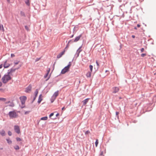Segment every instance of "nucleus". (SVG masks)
I'll return each instance as SVG.
<instances>
[{"label": "nucleus", "instance_id": "26", "mask_svg": "<svg viewBox=\"0 0 156 156\" xmlns=\"http://www.w3.org/2000/svg\"><path fill=\"white\" fill-rule=\"evenodd\" d=\"M98 144V139H97L95 142V145L96 147H97Z\"/></svg>", "mask_w": 156, "mask_h": 156}, {"label": "nucleus", "instance_id": "16", "mask_svg": "<svg viewBox=\"0 0 156 156\" xmlns=\"http://www.w3.org/2000/svg\"><path fill=\"white\" fill-rule=\"evenodd\" d=\"M91 72H88L86 74V76L87 77H90L91 76Z\"/></svg>", "mask_w": 156, "mask_h": 156}, {"label": "nucleus", "instance_id": "33", "mask_svg": "<svg viewBox=\"0 0 156 156\" xmlns=\"http://www.w3.org/2000/svg\"><path fill=\"white\" fill-rule=\"evenodd\" d=\"M25 28L27 31H28L29 30V27L27 26H25Z\"/></svg>", "mask_w": 156, "mask_h": 156}, {"label": "nucleus", "instance_id": "25", "mask_svg": "<svg viewBox=\"0 0 156 156\" xmlns=\"http://www.w3.org/2000/svg\"><path fill=\"white\" fill-rule=\"evenodd\" d=\"M14 149L16 150H18L19 149V147L18 145H16L14 147Z\"/></svg>", "mask_w": 156, "mask_h": 156}, {"label": "nucleus", "instance_id": "6", "mask_svg": "<svg viewBox=\"0 0 156 156\" xmlns=\"http://www.w3.org/2000/svg\"><path fill=\"white\" fill-rule=\"evenodd\" d=\"M119 88L118 87H114L112 88V93L115 94L118 92L119 90Z\"/></svg>", "mask_w": 156, "mask_h": 156}, {"label": "nucleus", "instance_id": "56", "mask_svg": "<svg viewBox=\"0 0 156 156\" xmlns=\"http://www.w3.org/2000/svg\"><path fill=\"white\" fill-rule=\"evenodd\" d=\"M11 103V102L10 101H8V102H6L5 103L6 104H8L9 103Z\"/></svg>", "mask_w": 156, "mask_h": 156}, {"label": "nucleus", "instance_id": "2", "mask_svg": "<svg viewBox=\"0 0 156 156\" xmlns=\"http://www.w3.org/2000/svg\"><path fill=\"white\" fill-rule=\"evenodd\" d=\"M9 115L10 118L12 119L17 117V114L16 112L14 111L9 112Z\"/></svg>", "mask_w": 156, "mask_h": 156}, {"label": "nucleus", "instance_id": "8", "mask_svg": "<svg viewBox=\"0 0 156 156\" xmlns=\"http://www.w3.org/2000/svg\"><path fill=\"white\" fill-rule=\"evenodd\" d=\"M89 98H87L84 100L82 102V103H83V105L84 106L86 105V104L88 102Z\"/></svg>", "mask_w": 156, "mask_h": 156}, {"label": "nucleus", "instance_id": "15", "mask_svg": "<svg viewBox=\"0 0 156 156\" xmlns=\"http://www.w3.org/2000/svg\"><path fill=\"white\" fill-rule=\"evenodd\" d=\"M18 69V68H16L15 69L11 68L10 70H9L8 71H9V70H10V72L12 73L13 72H14L16 69Z\"/></svg>", "mask_w": 156, "mask_h": 156}, {"label": "nucleus", "instance_id": "59", "mask_svg": "<svg viewBox=\"0 0 156 156\" xmlns=\"http://www.w3.org/2000/svg\"><path fill=\"white\" fill-rule=\"evenodd\" d=\"M73 36H74V35H73V34L70 37V38H72L73 37Z\"/></svg>", "mask_w": 156, "mask_h": 156}, {"label": "nucleus", "instance_id": "49", "mask_svg": "<svg viewBox=\"0 0 156 156\" xmlns=\"http://www.w3.org/2000/svg\"><path fill=\"white\" fill-rule=\"evenodd\" d=\"M144 48H141V52H143L144 51Z\"/></svg>", "mask_w": 156, "mask_h": 156}, {"label": "nucleus", "instance_id": "11", "mask_svg": "<svg viewBox=\"0 0 156 156\" xmlns=\"http://www.w3.org/2000/svg\"><path fill=\"white\" fill-rule=\"evenodd\" d=\"M0 134L2 136H5V131L4 129H2L0 131Z\"/></svg>", "mask_w": 156, "mask_h": 156}, {"label": "nucleus", "instance_id": "4", "mask_svg": "<svg viewBox=\"0 0 156 156\" xmlns=\"http://www.w3.org/2000/svg\"><path fill=\"white\" fill-rule=\"evenodd\" d=\"M14 129L16 132L18 134L20 133V127L18 126L15 125L14 126Z\"/></svg>", "mask_w": 156, "mask_h": 156}, {"label": "nucleus", "instance_id": "50", "mask_svg": "<svg viewBox=\"0 0 156 156\" xmlns=\"http://www.w3.org/2000/svg\"><path fill=\"white\" fill-rule=\"evenodd\" d=\"M96 63L97 64V66H98V67H97V69H98V66H99V63H98V62H97V61H96Z\"/></svg>", "mask_w": 156, "mask_h": 156}, {"label": "nucleus", "instance_id": "39", "mask_svg": "<svg viewBox=\"0 0 156 156\" xmlns=\"http://www.w3.org/2000/svg\"><path fill=\"white\" fill-rule=\"evenodd\" d=\"M19 62H20L19 61H17V62H14V63L15 65H16L19 63Z\"/></svg>", "mask_w": 156, "mask_h": 156}, {"label": "nucleus", "instance_id": "61", "mask_svg": "<svg viewBox=\"0 0 156 156\" xmlns=\"http://www.w3.org/2000/svg\"><path fill=\"white\" fill-rule=\"evenodd\" d=\"M81 47H82V46H80V47H79V49H78V51H79V50H80V49L81 48Z\"/></svg>", "mask_w": 156, "mask_h": 156}, {"label": "nucleus", "instance_id": "43", "mask_svg": "<svg viewBox=\"0 0 156 156\" xmlns=\"http://www.w3.org/2000/svg\"><path fill=\"white\" fill-rule=\"evenodd\" d=\"M11 73V72H10V71L9 70V71H8V72L7 73V74L6 75H10L9 74H10Z\"/></svg>", "mask_w": 156, "mask_h": 156}, {"label": "nucleus", "instance_id": "64", "mask_svg": "<svg viewBox=\"0 0 156 156\" xmlns=\"http://www.w3.org/2000/svg\"><path fill=\"white\" fill-rule=\"evenodd\" d=\"M134 29L136 30V29H137V28L136 27H135L134 28Z\"/></svg>", "mask_w": 156, "mask_h": 156}, {"label": "nucleus", "instance_id": "41", "mask_svg": "<svg viewBox=\"0 0 156 156\" xmlns=\"http://www.w3.org/2000/svg\"><path fill=\"white\" fill-rule=\"evenodd\" d=\"M69 44H68H68H67L66 47L65 48V50L66 49H67L69 47Z\"/></svg>", "mask_w": 156, "mask_h": 156}, {"label": "nucleus", "instance_id": "57", "mask_svg": "<svg viewBox=\"0 0 156 156\" xmlns=\"http://www.w3.org/2000/svg\"><path fill=\"white\" fill-rule=\"evenodd\" d=\"M50 76H49L48 77V78L46 80V81H47L48 80H49V79L50 78Z\"/></svg>", "mask_w": 156, "mask_h": 156}, {"label": "nucleus", "instance_id": "36", "mask_svg": "<svg viewBox=\"0 0 156 156\" xmlns=\"http://www.w3.org/2000/svg\"><path fill=\"white\" fill-rule=\"evenodd\" d=\"M54 114V113H51L49 115V118H51V116H52Z\"/></svg>", "mask_w": 156, "mask_h": 156}, {"label": "nucleus", "instance_id": "29", "mask_svg": "<svg viewBox=\"0 0 156 156\" xmlns=\"http://www.w3.org/2000/svg\"><path fill=\"white\" fill-rule=\"evenodd\" d=\"M74 42H75L74 41V40L72 39V40H69L68 41V44H70V43H73Z\"/></svg>", "mask_w": 156, "mask_h": 156}, {"label": "nucleus", "instance_id": "1", "mask_svg": "<svg viewBox=\"0 0 156 156\" xmlns=\"http://www.w3.org/2000/svg\"><path fill=\"white\" fill-rule=\"evenodd\" d=\"M11 79V77L10 75L5 74L2 77V80L4 83H6Z\"/></svg>", "mask_w": 156, "mask_h": 156}, {"label": "nucleus", "instance_id": "23", "mask_svg": "<svg viewBox=\"0 0 156 156\" xmlns=\"http://www.w3.org/2000/svg\"><path fill=\"white\" fill-rule=\"evenodd\" d=\"M89 68L90 70V72H91L92 71L93 66L92 65H90L89 66Z\"/></svg>", "mask_w": 156, "mask_h": 156}, {"label": "nucleus", "instance_id": "32", "mask_svg": "<svg viewBox=\"0 0 156 156\" xmlns=\"http://www.w3.org/2000/svg\"><path fill=\"white\" fill-rule=\"evenodd\" d=\"M8 134L9 136H11L12 135V132L10 131H9L8 132Z\"/></svg>", "mask_w": 156, "mask_h": 156}, {"label": "nucleus", "instance_id": "30", "mask_svg": "<svg viewBox=\"0 0 156 156\" xmlns=\"http://www.w3.org/2000/svg\"><path fill=\"white\" fill-rule=\"evenodd\" d=\"M16 139L17 141H20L22 140V139L18 137H16Z\"/></svg>", "mask_w": 156, "mask_h": 156}, {"label": "nucleus", "instance_id": "38", "mask_svg": "<svg viewBox=\"0 0 156 156\" xmlns=\"http://www.w3.org/2000/svg\"><path fill=\"white\" fill-rule=\"evenodd\" d=\"M65 50H64L61 53V54L62 55H64L65 53Z\"/></svg>", "mask_w": 156, "mask_h": 156}, {"label": "nucleus", "instance_id": "37", "mask_svg": "<svg viewBox=\"0 0 156 156\" xmlns=\"http://www.w3.org/2000/svg\"><path fill=\"white\" fill-rule=\"evenodd\" d=\"M146 55V54L145 53H143L141 55V56L142 57H144Z\"/></svg>", "mask_w": 156, "mask_h": 156}, {"label": "nucleus", "instance_id": "45", "mask_svg": "<svg viewBox=\"0 0 156 156\" xmlns=\"http://www.w3.org/2000/svg\"><path fill=\"white\" fill-rule=\"evenodd\" d=\"M40 58H36V60H35V62H37V61H39L40 60Z\"/></svg>", "mask_w": 156, "mask_h": 156}, {"label": "nucleus", "instance_id": "40", "mask_svg": "<svg viewBox=\"0 0 156 156\" xmlns=\"http://www.w3.org/2000/svg\"><path fill=\"white\" fill-rule=\"evenodd\" d=\"M30 112V111H26L25 113H24V114L25 115H27L28 114L29 112Z\"/></svg>", "mask_w": 156, "mask_h": 156}, {"label": "nucleus", "instance_id": "55", "mask_svg": "<svg viewBox=\"0 0 156 156\" xmlns=\"http://www.w3.org/2000/svg\"><path fill=\"white\" fill-rule=\"evenodd\" d=\"M2 64L0 65V69L2 68Z\"/></svg>", "mask_w": 156, "mask_h": 156}, {"label": "nucleus", "instance_id": "51", "mask_svg": "<svg viewBox=\"0 0 156 156\" xmlns=\"http://www.w3.org/2000/svg\"><path fill=\"white\" fill-rule=\"evenodd\" d=\"M103 154V152L102 151H101L100 154V155H102Z\"/></svg>", "mask_w": 156, "mask_h": 156}, {"label": "nucleus", "instance_id": "54", "mask_svg": "<svg viewBox=\"0 0 156 156\" xmlns=\"http://www.w3.org/2000/svg\"><path fill=\"white\" fill-rule=\"evenodd\" d=\"M2 86V83L0 81V87H1Z\"/></svg>", "mask_w": 156, "mask_h": 156}, {"label": "nucleus", "instance_id": "58", "mask_svg": "<svg viewBox=\"0 0 156 156\" xmlns=\"http://www.w3.org/2000/svg\"><path fill=\"white\" fill-rule=\"evenodd\" d=\"M132 37L133 38H134L135 37V36L134 35H132Z\"/></svg>", "mask_w": 156, "mask_h": 156}, {"label": "nucleus", "instance_id": "28", "mask_svg": "<svg viewBox=\"0 0 156 156\" xmlns=\"http://www.w3.org/2000/svg\"><path fill=\"white\" fill-rule=\"evenodd\" d=\"M62 55L61 54V53H59V54H58L57 55V58H61L62 56Z\"/></svg>", "mask_w": 156, "mask_h": 156}, {"label": "nucleus", "instance_id": "47", "mask_svg": "<svg viewBox=\"0 0 156 156\" xmlns=\"http://www.w3.org/2000/svg\"><path fill=\"white\" fill-rule=\"evenodd\" d=\"M119 114V112H116V116H117L118 117V115Z\"/></svg>", "mask_w": 156, "mask_h": 156}, {"label": "nucleus", "instance_id": "14", "mask_svg": "<svg viewBox=\"0 0 156 156\" xmlns=\"http://www.w3.org/2000/svg\"><path fill=\"white\" fill-rule=\"evenodd\" d=\"M81 51V50H80L79 51H78V50H77L75 54V55H76V58L78 57L79 56L80 53Z\"/></svg>", "mask_w": 156, "mask_h": 156}, {"label": "nucleus", "instance_id": "63", "mask_svg": "<svg viewBox=\"0 0 156 156\" xmlns=\"http://www.w3.org/2000/svg\"><path fill=\"white\" fill-rule=\"evenodd\" d=\"M50 69H49V70H48V72L47 73H48V74L50 72Z\"/></svg>", "mask_w": 156, "mask_h": 156}, {"label": "nucleus", "instance_id": "60", "mask_svg": "<svg viewBox=\"0 0 156 156\" xmlns=\"http://www.w3.org/2000/svg\"><path fill=\"white\" fill-rule=\"evenodd\" d=\"M25 107V106H22L21 107V108H23Z\"/></svg>", "mask_w": 156, "mask_h": 156}, {"label": "nucleus", "instance_id": "10", "mask_svg": "<svg viewBox=\"0 0 156 156\" xmlns=\"http://www.w3.org/2000/svg\"><path fill=\"white\" fill-rule=\"evenodd\" d=\"M7 62V60H6L4 63L3 66L4 68H6L9 67L10 66V64H8L7 65H6V63Z\"/></svg>", "mask_w": 156, "mask_h": 156}, {"label": "nucleus", "instance_id": "5", "mask_svg": "<svg viewBox=\"0 0 156 156\" xmlns=\"http://www.w3.org/2000/svg\"><path fill=\"white\" fill-rule=\"evenodd\" d=\"M31 89L32 86L31 84H30L27 88H26L25 92L26 93H29L31 91Z\"/></svg>", "mask_w": 156, "mask_h": 156}, {"label": "nucleus", "instance_id": "48", "mask_svg": "<svg viewBox=\"0 0 156 156\" xmlns=\"http://www.w3.org/2000/svg\"><path fill=\"white\" fill-rule=\"evenodd\" d=\"M21 101L22 104L23 105H24L25 102V101Z\"/></svg>", "mask_w": 156, "mask_h": 156}, {"label": "nucleus", "instance_id": "18", "mask_svg": "<svg viewBox=\"0 0 156 156\" xmlns=\"http://www.w3.org/2000/svg\"><path fill=\"white\" fill-rule=\"evenodd\" d=\"M48 119L47 116H45L42 117L41 119V120H46Z\"/></svg>", "mask_w": 156, "mask_h": 156}, {"label": "nucleus", "instance_id": "9", "mask_svg": "<svg viewBox=\"0 0 156 156\" xmlns=\"http://www.w3.org/2000/svg\"><path fill=\"white\" fill-rule=\"evenodd\" d=\"M21 101H25L27 100V97L25 96H23L22 97H21L20 98Z\"/></svg>", "mask_w": 156, "mask_h": 156}, {"label": "nucleus", "instance_id": "7", "mask_svg": "<svg viewBox=\"0 0 156 156\" xmlns=\"http://www.w3.org/2000/svg\"><path fill=\"white\" fill-rule=\"evenodd\" d=\"M82 36V34H81L79 36L76 37L75 39L74 40V41L75 42H76L80 40V38Z\"/></svg>", "mask_w": 156, "mask_h": 156}, {"label": "nucleus", "instance_id": "42", "mask_svg": "<svg viewBox=\"0 0 156 156\" xmlns=\"http://www.w3.org/2000/svg\"><path fill=\"white\" fill-rule=\"evenodd\" d=\"M48 73H47L44 76V77L45 78H46L48 75Z\"/></svg>", "mask_w": 156, "mask_h": 156}, {"label": "nucleus", "instance_id": "24", "mask_svg": "<svg viewBox=\"0 0 156 156\" xmlns=\"http://www.w3.org/2000/svg\"><path fill=\"white\" fill-rule=\"evenodd\" d=\"M55 98H54V97H53V96H52L51 100V103L53 102L55 100Z\"/></svg>", "mask_w": 156, "mask_h": 156}, {"label": "nucleus", "instance_id": "31", "mask_svg": "<svg viewBox=\"0 0 156 156\" xmlns=\"http://www.w3.org/2000/svg\"><path fill=\"white\" fill-rule=\"evenodd\" d=\"M90 133V131L89 130L86 131L85 133V134L87 135Z\"/></svg>", "mask_w": 156, "mask_h": 156}, {"label": "nucleus", "instance_id": "52", "mask_svg": "<svg viewBox=\"0 0 156 156\" xmlns=\"http://www.w3.org/2000/svg\"><path fill=\"white\" fill-rule=\"evenodd\" d=\"M137 27H140V24H137Z\"/></svg>", "mask_w": 156, "mask_h": 156}, {"label": "nucleus", "instance_id": "62", "mask_svg": "<svg viewBox=\"0 0 156 156\" xmlns=\"http://www.w3.org/2000/svg\"><path fill=\"white\" fill-rule=\"evenodd\" d=\"M65 109V107H63L62 108V110H64Z\"/></svg>", "mask_w": 156, "mask_h": 156}, {"label": "nucleus", "instance_id": "46", "mask_svg": "<svg viewBox=\"0 0 156 156\" xmlns=\"http://www.w3.org/2000/svg\"><path fill=\"white\" fill-rule=\"evenodd\" d=\"M15 56V55L14 54H11V57L12 58L14 57Z\"/></svg>", "mask_w": 156, "mask_h": 156}, {"label": "nucleus", "instance_id": "19", "mask_svg": "<svg viewBox=\"0 0 156 156\" xmlns=\"http://www.w3.org/2000/svg\"><path fill=\"white\" fill-rule=\"evenodd\" d=\"M20 15L21 16H23V17H25L26 15L24 13V12L23 11H21L20 12Z\"/></svg>", "mask_w": 156, "mask_h": 156}, {"label": "nucleus", "instance_id": "13", "mask_svg": "<svg viewBox=\"0 0 156 156\" xmlns=\"http://www.w3.org/2000/svg\"><path fill=\"white\" fill-rule=\"evenodd\" d=\"M58 94V91L57 90L55 92L53 95L52 96L53 97H54V98H56V97H57Z\"/></svg>", "mask_w": 156, "mask_h": 156}, {"label": "nucleus", "instance_id": "17", "mask_svg": "<svg viewBox=\"0 0 156 156\" xmlns=\"http://www.w3.org/2000/svg\"><path fill=\"white\" fill-rule=\"evenodd\" d=\"M25 2L27 5L28 6L30 5V2L29 0H26Z\"/></svg>", "mask_w": 156, "mask_h": 156}, {"label": "nucleus", "instance_id": "34", "mask_svg": "<svg viewBox=\"0 0 156 156\" xmlns=\"http://www.w3.org/2000/svg\"><path fill=\"white\" fill-rule=\"evenodd\" d=\"M71 62H69L68 64V65L67 66H67L68 67L70 68V66H71Z\"/></svg>", "mask_w": 156, "mask_h": 156}, {"label": "nucleus", "instance_id": "22", "mask_svg": "<svg viewBox=\"0 0 156 156\" xmlns=\"http://www.w3.org/2000/svg\"><path fill=\"white\" fill-rule=\"evenodd\" d=\"M38 93V90L37 89H36L34 92L35 94V96H34V97H36L37 96Z\"/></svg>", "mask_w": 156, "mask_h": 156}, {"label": "nucleus", "instance_id": "12", "mask_svg": "<svg viewBox=\"0 0 156 156\" xmlns=\"http://www.w3.org/2000/svg\"><path fill=\"white\" fill-rule=\"evenodd\" d=\"M42 94H41L39 95L38 101H37V102L39 104L41 103V101L42 100V99L41 98Z\"/></svg>", "mask_w": 156, "mask_h": 156}, {"label": "nucleus", "instance_id": "27", "mask_svg": "<svg viewBox=\"0 0 156 156\" xmlns=\"http://www.w3.org/2000/svg\"><path fill=\"white\" fill-rule=\"evenodd\" d=\"M6 100L5 98H0V101H5Z\"/></svg>", "mask_w": 156, "mask_h": 156}, {"label": "nucleus", "instance_id": "35", "mask_svg": "<svg viewBox=\"0 0 156 156\" xmlns=\"http://www.w3.org/2000/svg\"><path fill=\"white\" fill-rule=\"evenodd\" d=\"M78 30V28L76 27H74L73 29V30L76 31Z\"/></svg>", "mask_w": 156, "mask_h": 156}, {"label": "nucleus", "instance_id": "44", "mask_svg": "<svg viewBox=\"0 0 156 156\" xmlns=\"http://www.w3.org/2000/svg\"><path fill=\"white\" fill-rule=\"evenodd\" d=\"M36 97H34V98H33V100H32V102H31V103H33V102H34V101L35 100V99H36Z\"/></svg>", "mask_w": 156, "mask_h": 156}, {"label": "nucleus", "instance_id": "3", "mask_svg": "<svg viewBox=\"0 0 156 156\" xmlns=\"http://www.w3.org/2000/svg\"><path fill=\"white\" fill-rule=\"evenodd\" d=\"M69 68L67 66L65 67L61 71V73L64 74L69 71Z\"/></svg>", "mask_w": 156, "mask_h": 156}, {"label": "nucleus", "instance_id": "53", "mask_svg": "<svg viewBox=\"0 0 156 156\" xmlns=\"http://www.w3.org/2000/svg\"><path fill=\"white\" fill-rule=\"evenodd\" d=\"M59 115V113H57L56 115V117H57L58 116V115Z\"/></svg>", "mask_w": 156, "mask_h": 156}, {"label": "nucleus", "instance_id": "21", "mask_svg": "<svg viewBox=\"0 0 156 156\" xmlns=\"http://www.w3.org/2000/svg\"><path fill=\"white\" fill-rule=\"evenodd\" d=\"M9 106L10 107H13L14 106V104L13 102H11L10 104L9 105Z\"/></svg>", "mask_w": 156, "mask_h": 156}, {"label": "nucleus", "instance_id": "20", "mask_svg": "<svg viewBox=\"0 0 156 156\" xmlns=\"http://www.w3.org/2000/svg\"><path fill=\"white\" fill-rule=\"evenodd\" d=\"M6 140L8 143L9 144H11L12 143V141L9 139H6Z\"/></svg>", "mask_w": 156, "mask_h": 156}]
</instances>
